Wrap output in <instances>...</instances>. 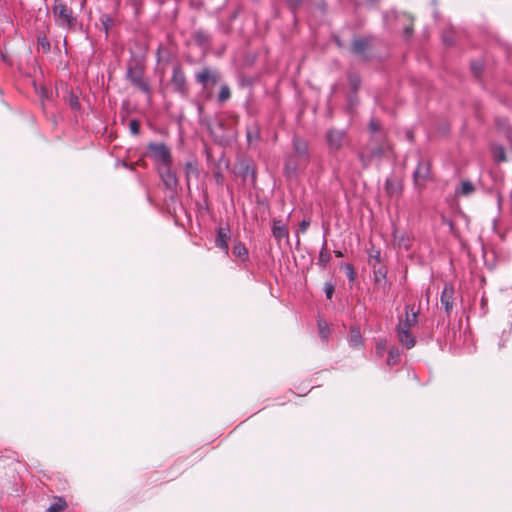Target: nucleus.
I'll return each mask as SVG.
<instances>
[{
    "label": "nucleus",
    "mask_w": 512,
    "mask_h": 512,
    "mask_svg": "<svg viewBox=\"0 0 512 512\" xmlns=\"http://www.w3.org/2000/svg\"><path fill=\"white\" fill-rule=\"evenodd\" d=\"M37 44L42 48L43 52L47 53L50 51V42L46 36H38Z\"/></svg>",
    "instance_id": "c9c22d12"
},
{
    "label": "nucleus",
    "mask_w": 512,
    "mask_h": 512,
    "mask_svg": "<svg viewBox=\"0 0 512 512\" xmlns=\"http://www.w3.org/2000/svg\"><path fill=\"white\" fill-rule=\"evenodd\" d=\"M216 239H215V245L223 250L225 254H228L229 252V245L228 241L230 239V228L228 225L222 227L220 226L217 229Z\"/></svg>",
    "instance_id": "4468645a"
},
{
    "label": "nucleus",
    "mask_w": 512,
    "mask_h": 512,
    "mask_svg": "<svg viewBox=\"0 0 512 512\" xmlns=\"http://www.w3.org/2000/svg\"><path fill=\"white\" fill-rule=\"evenodd\" d=\"M293 149L294 154L297 156L300 160H303V162L309 161V152H308V142L300 137L294 136L293 140Z\"/></svg>",
    "instance_id": "9b49d317"
},
{
    "label": "nucleus",
    "mask_w": 512,
    "mask_h": 512,
    "mask_svg": "<svg viewBox=\"0 0 512 512\" xmlns=\"http://www.w3.org/2000/svg\"><path fill=\"white\" fill-rule=\"evenodd\" d=\"M400 360V351L398 347H391L388 350V357H387V365L394 366L396 365Z\"/></svg>",
    "instance_id": "393cba45"
},
{
    "label": "nucleus",
    "mask_w": 512,
    "mask_h": 512,
    "mask_svg": "<svg viewBox=\"0 0 512 512\" xmlns=\"http://www.w3.org/2000/svg\"><path fill=\"white\" fill-rule=\"evenodd\" d=\"M54 500L47 512H62L67 508V502L63 497H54Z\"/></svg>",
    "instance_id": "b1692460"
},
{
    "label": "nucleus",
    "mask_w": 512,
    "mask_h": 512,
    "mask_svg": "<svg viewBox=\"0 0 512 512\" xmlns=\"http://www.w3.org/2000/svg\"><path fill=\"white\" fill-rule=\"evenodd\" d=\"M325 139L331 154H336L349 144V137L345 129L330 128L325 134Z\"/></svg>",
    "instance_id": "423d86ee"
},
{
    "label": "nucleus",
    "mask_w": 512,
    "mask_h": 512,
    "mask_svg": "<svg viewBox=\"0 0 512 512\" xmlns=\"http://www.w3.org/2000/svg\"><path fill=\"white\" fill-rule=\"evenodd\" d=\"M100 21H101V24L103 26V29L106 33V35L108 34L109 30L113 27L114 25V21L113 19L107 15V14H104L101 16L100 18Z\"/></svg>",
    "instance_id": "7c9ffc66"
},
{
    "label": "nucleus",
    "mask_w": 512,
    "mask_h": 512,
    "mask_svg": "<svg viewBox=\"0 0 512 512\" xmlns=\"http://www.w3.org/2000/svg\"><path fill=\"white\" fill-rule=\"evenodd\" d=\"M324 291H325L326 298L331 300L333 297V293H334V285L331 283H325Z\"/></svg>",
    "instance_id": "c03bdc74"
},
{
    "label": "nucleus",
    "mask_w": 512,
    "mask_h": 512,
    "mask_svg": "<svg viewBox=\"0 0 512 512\" xmlns=\"http://www.w3.org/2000/svg\"><path fill=\"white\" fill-rule=\"evenodd\" d=\"M343 268L345 270V273H346V276H347L348 280L350 282L355 281V279H356V272L354 270V267L351 264L346 263V264L343 265Z\"/></svg>",
    "instance_id": "e433bc0d"
},
{
    "label": "nucleus",
    "mask_w": 512,
    "mask_h": 512,
    "mask_svg": "<svg viewBox=\"0 0 512 512\" xmlns=\"http://www.w3.org/2000/svg\"><path fill=\"white\" fill-rule=\"evenodd\" d=\"M301 161L302 160H300L297 156H295L293 154L289 155L286 158V161H285V164H284V173H285V175L288 176V177L296 175V173L299 170L300 162Z\"/></svg>",
    "instance_id": "dca6fc26"
},
{
    "label": "nucleus",
    "mask_w": 512,
    "mask_h": 512,
    "mask_svg": "<svg viewBox=\"0 0 512 512\" xmlns=\"http://www.w3.org/2000/svg\"><path fill=\"white\" fill-rule=\"evenodd\" d=\"M403 187L400 179L387 178L385 181V192L390 198L398 199L402 195Z\"/></svg>",
    "instance_id": "f8f14e48"
},
{
    "label": "nucleus",
    "mask_w": 512,
    "mask_h": 512,
    "mask_svg": "<svg viewBox=\"0 0 512 512\" xmlns=\"http://www.w3.org/2000/svg\"><path fill=\"white\" fill-rule=\"evenodd\" d=\"M193 39L195 43L201 48L207 49L211 46V37L203 29H198L194 31Z\"/></svg>",
    "instance_id": "f3484780"
},
{
    "label": "nucleus",
    "mask_w": 512,
    "mask_h": 512,
    "mask_svg": "<svg viewBox=\"0 0 512 512\" xmlns=\"http://www.w3.org/2000/svg\"><path fill=\"white\" fill-rule=\"evenodd\" d=\"M310 226V219H303L299 223V230L301 233H305Z\"/></svg>",
    "instance_id": "a18cd8bd"
},
{
    "label": "nucleus",
    "mask_w": 512,
    "mask_h": 512,
    "mask_svg": "<svg viewBox=\"0 0 512 512\" xmlns=\"http://www.w3.org/2000/svg\"><path fill=\"white\" fill-rule=\"evenodd\" d=\"M233 254L235 257L239 258L242 262H245L249 259L248 249L246 248L245 244L240 241L234 244Z\"/></svg>",
    "instance_id": "aec40b11"
},
{
    "label": "nucleus",
    "mask_w": 512,
    "mask_h": 512,
    "mask_svg": "<svg viewBox=\"0 0 512 512\" xmlns=\"http://www.w3.org/2000/svg\"><path fill=\"white\" fill-rule=\"evenodd\" d=\"M349 84H350L351 88L356 92L361 84V80H360L359 76L356 74H350L349 75Z\"/></svg>",
    "instance_id": "4c0bfd02"
},
{
    "label": "nucleus",
    "mask_w": 512,
    "mask_h": 512,
    "mask_svg": "<svg viewBox=\"0 0 512 512\" xmlns=\"http://www.w3.org/2000/svg\"><path fill=\"white\" fill-rule=\"evenodd\" d=\"M370 47V39L366 37L357 38L352 43V50L358 55L363 53Z\"/></svg>",
    "instance_id": "6ab92c4d"
},
{
    "label": "nucleus",
    "mask_w": 512,
    "mask_h": 512,
    "mask_svg": "<svg viewBox=\"0 0 512 512\" xmlns=\"http://www.w3.org/2000/svg\"><path fill=\"white\" fill-rule=\"evenodd\" d=\"M158 175L164 187L172 192H175L179 185V180L176 172L172 169V165L157 167Z\"/></svg>",
    "instance_id": "6e6552de"
},
{
    "label": "nucleus",
    "mask_w": 512,
    "mask_h": 512,
    "mask_svg": "<svg viewBox=\"0 0 512 512\" xmlns=\"http://www.w3.org/2000/svg\"><path fill=\"white\" fill-rule=\"evenodd\" d=\"M494 161L500 163L506 161L505 149L503 146L497 145L492 148Z\"/></svg>",
    "instance_id": "c85d7f7f"
},
{
    "label": "nucleus",
    "mask_w": 512,
    "mask_h": 512,
    "mask_svg": "<svg viewBox=\"0 0 512 512\" xmlns=\"http://www.w3.org/2000/svg\"><path fill=\"white\" fill-rule=\"evenodd\" d=\"M240 175L243 179L250 178L252 183H255L256 181V171L254 167L249 163L242 164Z\"/></svg>",
    "instance_id": "412c9836"
},
{
    "label": "nucleus",
    "mask_w": 512,
    "mask_h": 512,
    "mask_svg": "<svg viewBox=\"0 0 512 512\" xmlns=\"http://www.w3.org/2000/svg\"><path fill=\"white\" fill-rule=\"evenodd\" d=\"M442 40H443L445 45H452L454 43V32H453V30L443 32Z\"/></svg>",
    "instance_id": "58836bf2"
},
{
    "label": "nucleus",
    "mask_w": 512,
    "mask_h": 512,
    "mask_svg": "<svg viewBox=\"0 0 512 512\" xmlns=\"http://www.w3.org/2000/svg\"><path fill=\"white\" fill-rule=\"evenodd\" d=\"M129 128L133 135L139 134L140 124H139L138 120H136V119L130 120Z\"/></svg>",
    "instance_id": "37998d69"
},
{
    "label": "nucleus",
    "mask_w": 512,
    "mask_h": 512,
    "mask_svg": "<svg viewBox=\"0 0 512 512\" xmlns=\"http://www.w3.org/2000/svg\"><path fill=\"white\" fill-rule=\"evenodd\" d=\"M358 158L361 162L363 168H368L371 164L372 156L371 154H365L364 152H359Z\"/></svg>",
    "instance_id": "f704fd0d"
},
{
    "label": "nucleus",
    "mask_w": 512,
    "mask_h": 512,
    "mask_svg": "<svg viewBox=\"0 0 512 512\" xmlns=\"http://www.w3.org/2000/svg\"><path fill=\"white\" fill-rule=\"evenodd\" d=\"M171 84L175 92L182 96L188 94L186 75L180 65H175L172 70Z\"/></svg>",
    "instance_id": "1a4fd4ad"
},
{
    "label": "nucleus",
    "mask_w": 512,
    "mask_h": 512,
    "mask_svg": "<svg viewBox=\"0 0 512 512\" xmlns=\"http://www.w3.org/2000/svg\"><path fill=\"white\" fill-rule=\"evenodd\" d=\"M373 279L375 286L378 289H382L383 292L386 293L389 288L386 267L381 266L379 268H376V266L373 265Z\"/></svg>",
    "instance_id": "ddd939ff"
},
{
    "label": "nucleus",
    "mask_w": 512,
    "mask_h": 512,
    "mask_svg": "<svg viewBox=\"0 0 512 512\" xmlns=\"http://www.w3.org/2000/svg\"><path fill=\"white\" fill-rule=\"evenodd\" d=\"M161 47L158 48L157 54L160 55Z\"/></svg>",
    "instance_id": "603ef678"
},
{
    "label": "nucleus",
    "mask_w": 512,
    "mask_h": 512,
    "mask_svg": "<svg viewBox=\"0 0 512 512\" xmlns=\"http://www.w3.org/2000/svg\"><path fill=\"white\" fill-rule=\"evenodd\" d=\"M393 236L400 247H404L406 250L410 248V238L406 234L399 235L398 231L394 230Z\"/></svg>",
    "instance_id": "a878e982"
},
{
    "label": "nucleus",
    "mask_w": 512,
    "mask_h": 512,
    "mask_svg": "<svg viewBox=\"0 0 512 512\" xmlns=\"http://www.w3.org/2000/svg\"><path fill=\"white\" fill-rule=\"evenodd\" d=\"M52 14L55 24L66 30H74L77 25V16L74 14L72 8L62 0H54L52 6Z\"/></svg>",
    "instance_id": "7ed1b4c3"
},
{
    "label": "nucleus",
    "mask_w": 512,
    "mask_h": 512,
    "mask_svg": "<svg viewBox=\"0 0 512 512\" xmlns=\"http://www.w3.org/2000/svg\"><path fill=\"white\" fill-rule=\"evenodd\" d=\"M147 154L157 167L173 164V156L170 148L165 143L150 142L147 144Z\"/></svg>",
    "instance_id": "39448f33"
},
{
    "label": "nucleus",
    "mask_w": 512,
    "mask_h": 512,
    "mask_svg": "<svg viewBox=\"0 0 512 512\" xmlns=\"http://www.w3.org/2000/svg\"><path fill=\"white\" fill-rule=\"evenodd\" d=\"M380 262H381V253L379 250H376L369 254V264L372 267H373V265L376 266V263H380Z\"/></svg>",
    "instance_id": "a19ab883"
},
{
    "label": "nucleus",
    "mask_w": 512,
    "mask_h": 512,
    "mask_svg": "<svg viewBox=\"0 0 512 512\" xmlns=\"http://www.w3.org/2000/svg\"><path fill=\"white\" fill-rule=\"evenodd\" d=\"M475 191V187L472 182L465 180L461 182V187L457 191L459 195L469 196Z\"/></svg>",
    "instance_id": "bb28decb"
},
{
    "label": "nucleus",
    "mask_w": 512,
    "mask_h": 512,
    "mask_svg": "<svg viewBox=\"0 0 512 512\" xmlns=\"http://www.w3.org/2000/svg\"><path fill=\"white\" fill-rule=\"evenodd\" d=\"M403 33L405 38H410L413 33V28L411 26H408L404 29Z\"/></svg>",
    "instance_id": "8fccbe9b"
},
{
    "label": "nucleus",
    "mask_w": 512,
    "mask_h": 512,
    "mask_svg": "<svg viewBox=\"0 0 512 512\" xmlns=\"http://www.w3.org/2000/svg\"><path fill=\"white\" fill-rule=\"evenodd\" d=\"M471 68L475 74V76H479L482 72V64L481 63H472Z\"/></svg>",
    "instance_id": "49530a36"
},
{
    "label": "nucleus",
    "mask_w": 512,
    "mask_h": 512,
    "mask_svg": "<svg viewBox=\"0 0 512 512\" xmlns=\"http://www.w3.org/2000/svg\"><path fill=\"white\" fill-rule=\"evenodd\" d=\"M144 62L137 58H132L127 63L126 79L143 94L147 96L148 102L151 101L152 90L149 82L144 78Z\"/></svg>",
    "instance_id": "f03ea898"
},
{
    "label": "nucleus",
    "mask_w": 512,
    "mask_h": 512,
    "mask_svg": "<svg viewBox=\"0 0 512 512\" xmlns=\"http://www.w3.org/2000/svg\"><path fill=\"white\" fill-rule=\"evenodd\" d=\"M184 173L188 191L191 190V179L199 178L200 171L196 161H187L184 166Z\"/></svg>",
    "instance_id": "2eb2a0df"
},
{
    "label": "nucleus",
    "mask_w": 512,
    "mask_h": 512,
    "mask_svg": "<svg viewBox=\"0 0 512 512\" xmlns=\"http://www.w3.org/2000/svg\"><path fill=\"white\" fill-rule=\"evenodd\" d=\"M287 1L293 11H295L300 6V4L303 2V0H287Z\"/></svg>",
    "instance_id": "de8ad7c7"
},
{
    "label": "nucleus",
    "mask_w": 512,
    "mask_h": 512,
    "mask_svg": "<svg viewBox=\"0 0 512 512\" xmlns=\"http://www.w3.org/2000/svg\"><path fill=\"white\" fill-rule=\"evenodd\" d=\"M330 259H331V255L327 251V241H326V239H324L321 251L319 253L318 265L325 268L327 266V264L330 262Z\"/></svg>",
    "instance_id": "5701e85b"
},
{
    "label": "nucleus",
    "mask_w": 512,
    "mask_h": 512,
    "mask_svg": "<svg viewBox=\"0 0 512 512\" xmlns=\"http://www.w3.org/2000/svg\"><path fill=\"white\" fill-rule=\"evenodd\" d=\"M317 324H318V330H319V335H320L321 339L324 341H328V337L330 334V329L328 327V324L324 320H318Z\"/></svg>",
    "instance_id": "c756f323"
},
{
    "label": "nucleus",
    "mask_w": 512,
    "mask_h": 512,
    "mask_svg": "<svg viewBox=\"0 0 512 512\" xmlns=\"http://www.w3.org/2000/svg\"><path fill=\"white\" fill-rule=\"evenodd\" d=\"M272 235L277 241H281L282 239L289 237L286 226L282 225L281 221L276 219L273 220Z\"/></svg>",
    "instance_id": "a211bd4d"
},
{
    "label": "nucleus",
    "mask_w": 512,
    "mask_h": 512,
    "mask_svg": "<svg viewBox=\"0 0 512 512\" xmlns=\"http://www.w3.org/2000/svg\"><path fill=\"white\" fill-rule=\"evenodd\" d=\"M431 176V164L428 160L420 159L413 172V183L416 189L421 190L425 187Z\"/></svg>",
    "instance_id": "0eeeda50"
},
{
    "label": "nucleus",
    "mask_w": 512,
    "mask_h": 512,
    "mask_svg": "<svg viewBox=\"0 0 512 512\" xmlns=\"http://www.w3.org/2000/svg\"><path fill=\"white\" fill-rule=\"evenodd\" d=\"M221 80V74L217 69L204 67L201 71L195 73V81L201 85L202 93L206 99L211 98V88L217 85Z\"/></svg>",
    "instance_id": "20e7f679"
},
{
    "label": "nucleus",
    "mask_w": 512,
    "mask_h": 512,
    "mask_svg": "<svg viewBox=\"0 0 512 512\" xmlns=\"http://www.w3.org/2000/svg\"><path fill=\"white\" fill-rule=\"evenodd\" d=\"M385 146L382 144H377L370 148V154L374 158H380L384 155Z\"/></svg>",
    "instance_id": "473e14b6"
},
{
    "label": "nucleus",
    "mask_w": 512,
    "mask_h": 512,
    "mask_svg": "<svg viewBox=\"0 0 512 512\" xmlns=\"http://www.w3.org/2000/svg\"><path fill=\"white\" fill-rule=\"evenodd\" d=\"M385 350H386V340L383 339V340L378 341L376 344V354L379 357H382Z\"/></svg>",
    "instance_id": "79ce46f5"
},
{
    "label": "nucleus",
    "mask_w": 512,
    "mask_h": 512,
    "mask_svg": "<svg viewBox=\"0 0 512 512\" xmlns=\"http://www.w3.org/2000/svg\"><path fill=\"white\" fill-rule=\"evenodd\" d=\"M455 300H456V291H455L453 285L451 283H445L442 293H441L440 301H441V305L443 306V308L448 316H450V314L454 308Z\"/></svg>",
    "instance_id": "9d476101"
},
{
    "label": "nucleus",
    "mask_w": 512,
    "mask_h": 512,
    "mask_svg": "<svg viewBox=\"0 0 512 512\" xmlns=\"http://www.w3.org/2000/svg\"><path fill=\"white\" fill-rule=\"evenodd\" d=\"M349 341L354 347L360 346L362 344V336L360 332L358 330L352 329L350 332Z\"/></svg>",
    "instance_id": "2f4dec72"
},
{
    "label": "nucleus",
    "mask_w": 512,
    "mask_h": 512,
    "mask_svg": "<svg viewBox=\"0 0 512 512\" xmlns=\"http://www.w3.org/2000/svg\"><path fill=\"white\" fill-rule=\"evenodd\" d=\"M231 97V90L227 84H222L219 94H218V102L223 104L227 102Z\"/></svg>",
    "instance_id": "cd10ccee"
},
{
    "label": "nucleus",
    "mask_w": 512,
    "mask_h": 512,
    "mask_svg": "<svg viewBox=\"0 0 512 512\" xmlns=\"http://www.w3.org/2000/svg\"><path fill=\"white\" fill-rule=\"evenodd\" d=\"M126 4L131 6L134 10L135 16H138L143 6V0H126Z\"/></svg>",
    "instance_id": "72a5a7b5"
},
{
    "label": "nucleus",
    "mask_w": 512,
    "mask_h": 512,
    "mask_svg": "<svg viewBox=\"0 0 512 512\" xmlns=\"http://www.w3.org/2000/svg\"><path fill=\"white\" fill-rule=\"evenodd\" d=\"M246 137L249 145H251L253 141H258L260 139V129L256 123L247 127Z\"/></svg>",
    "instance_id": "4be33fe9"
},
{
    "label": "nucleus",
    "mask_w": 512,
    "mask_h": 512,
    "mask_svg": "<svg viewBox=\"0 0 512 512\" xmlns=\"http://www.w3.org/2000/svg\"><path fill=\"white\" fill-rule=\"evenodd\" d=\"M418 323V310L414 305L405 306V317H400L396 326V334L399 343L406 349H411L416 344V339L411 333L412 327Z\"/></svg>",
    "instance_id": "f257e3e1"
},
{
    "label": "nucleus",
    "mask_w": 512,
    "mask_h": 512,
    "mask_svg": "<svg viewBox=\"0 0 512 512\" xmlns=\"http://www.w3.org/2000/svg\"><path fill=\"white\" fill-rule=\"evenodd\" d=\"M335 252V255L336 257H342L343 256V253L341 251H334Z\"/></svg>",
    "instance_id": "3c124183"
},
{
    "label": "nucleus",
    "mask_w": 512,
    "mask_h": 512,
    "mask_svg": "<svg viewBox=\"0 0 512 512\" xmlns=\"http://www.w3.org/2000/svg\"><path fill=\"white\" fill-rule=\"evenodd\" d=\"M70 106L73 108V109H78L80 107V103H79V100L76 96H72L70 98Z\"/></svg>",
    "instance_id": "09e8293b"
},
{
    "label": "nucleus",
    "mask_w": 512,
    "mask_h": 512,
    "mask_svg": "<svg viewBox=\"0 0 512 512\" xmlns=\"http://www.w3.org/2000/svg\"><path fill=\"white\" fill-rule=\"evenodd\" d=\"M369 131L372 134H376V133L381 131V124H380V122L377 119L372 118L370 120V122H369Z\"/></svg>",
    "instance_id": "ea45409f"
}]
</instances>
